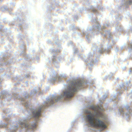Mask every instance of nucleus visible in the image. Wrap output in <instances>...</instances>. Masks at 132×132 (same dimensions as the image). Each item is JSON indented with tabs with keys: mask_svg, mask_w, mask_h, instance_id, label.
I'll return each instance as SVG.
<instances>
[{
	"mask_svg": "<svg viewBox=\"0 0 132 132\" xmlns=\"http://www.w3.org/2000/svg\"><path fill=\"white\" fill-rule=\"evenodd\" d=\"M63 97L62 95L60 96H56L53 97L52 99H51L47 100V103H48L50 104H53L54 103V100L55 99V102H57L61 98Z\"/></svg>",
	"mask_w": 132,
	"mask_h": 132,
	"instance_id": "nucleus-4",
	"label": "nucleus"
},
{
	"mask_svg": "<svg viewBox=\"0 0 132 132\" xmlns=\"http://www.w3.org/2000/svg\"><path fill=\"white\" fill-rule=\"evenodd\" d=\"M82 85L79 81H73L70 82L68 89L64 92V96L65 98H70L73 95L74 93L77 91Z\"/></svg>",
	"mask_w": 132,
	"mask_h": 132,
	"instance_id": "nucleus-2",
	"label": "nucleus"
},
{
	"mask_svg": "<svg viewBox=\"0 0 132 132\" xmlns=\"http://www.w3.org/2000/svg\"><path fill=\"white\" fill-rule=\"evenodd\" d=\"M129 47L131 49H132V43H130L129 44Z\"/></svg>",
	"mask_w": 132,
	"mask_h": 132,
	"instance_id": "nucleus-7",
	"label": "nucleus"
},
{
	"mask_svg": "<svg viewBox=\"0 0 132 132\" xmlns=\"http://www.w3.org/2000/svg\"><path fill=\"white\" fill-rule=\"evenodd\" d=\"M41 108L36 109L32 112V115L33 117L34 118H38L41 115Z\"/></svg>",
	"mask_w": 132,
	"mask_h": 132,
	"instance_id": "nucleus-3",
	"label": "nucleus"
},
{
	"mask_svg": "<svg viewBox=\"0 0 132 132\" xmlns=\"http://www.w3.org/2000/svg\"><path fill=\"white\" fill-rule=\"evenodd\" d=\"M90 110H94L96 113L95 115H92L90 111L87 110L86 113L90 115L86 116V119L89 122L90 124L92 126L96 127H101L105 128L106 126L104 122L101 121L99 119L94 118V117H101L102 115V112L103 110L99 106L94 105H91L89 107Z\"/></svg>",
	"mask_w": 132,
	"mask_h": 132,
	"instance_id": "nucleus-1",
	"label": "nucleus"
},
{
	"mask_svg": "<svg viewBox=\"0 0 132 132\" xmlns=\"http://www.w3.org/2000/svg\"><path fill=\"white\" fill-rule=\"evenodd\" d=\"M20 124L24 125L25 127L27 128L28 129L34 128L36 127L37 125L36 123H35L34 125H29L28 124L26 123H20Z\"/></svg>",
	"mask_w": 132,
	"mask_h": 132,
	"instance_id": "nucleus-5",
	"label": "nucleus"
},
{
	"mask_svg": "<svg viewBox=\"0 0 132 132\" xmlns=\"http://www.w3.org/2000/svg\"><path fill=\"white\" fill-rule=\"evenodd\" d=\"M132 3L131 0H130L127 2V4H128L130 5Z\"/></svg>",
	"mask_w": 132,
	"mask_h": 132,
	"instance_id": "nucleus-6",
	"label": "nucleus"
},
{
	"mask_svg": "<svg viewBox=\"0 0 132 132\" xmlns=\"http://www.w3.org/2000/svg\"><path fill=\"white\" fill-rule=\"evenodd\" d=\"M48 106V105H46V106Z\"/></svg>",
	"mask_w": 132,
	"mask_h": 132,
	"instance_id": "nucleus-8",
	"label": "nucleus"
}]
</instances>
